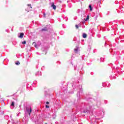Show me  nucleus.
Returning <instances> with one entry per match:
<instances>
[{"instance_id":"nucleus-1","label":"nucleus","mask_w":124,"mask_h":124,"mask_svg":"<svg viewBox=\"0 0 124 124\" xmlns=\"http://www.w3.org/2000/svg\"><path fill=\"white\" fill-rule=\"evenodd\" d=\"M93 109H95V106L94 105L89 106V109L84 108L83 113H91V111L92 110H93Z\"/></svg>"},{"instance_id":"nucleus-2","label":"nucleus","mask_w":124,"mask_h":124,"mask_svg":"<svg viewBox=\"0 0 124 124\" xmlns=\"http://www.w3.org/2000/svg\"><path fill=\"white\" fill-rule=\"evenodd\" d=\"M26 111L28 114H29V116H31V111H32L31 110V107H26Z\"/></svg>"},{"instance_id":"nucleus-3","label":"nucleus","mask_w":124,"mask_h":124,"mask_svg":"<svg viewBox=\"0 0 124 124\" xmlns=\"http://www.w3.org/2000/svg\"><path fill=\"white\" fill-rule=\"evenodd\" d=\"M18 37H19V38H23V37H24V33L21 32L18 33Z\"/></svg>"},{"instance_id":"nucleus-4","label":"nucleus","mask_w":124,"mask_h":124,"mask_svg":"<svg viewBox=\"0 0 124 124\" xmlns=\"http://www.w3.org/2000/svg\"><path fill=\"white\" fill-rule=\"evenodd\" d=\"M78 50H79V46H77L74 49L75 52L76 53H78Z\"/></svg>"},{"instance_id":"nucleus-5","label":"nucleus","mask_w":124,"mask_h":124,"mask_svg":"<svg viewBox=\"0 0 124 124\" xmlns=\"http://www.w3.org/2000/svg\"><path fill=\"white\" fill-rule=\"evenodd\" d=\"M51 7H52V8L55 10L57 8V6L53 2L51 4Z\"/></svg>"},{"instance_id":"nucleus-6","label":"nucleus","mask_w":124,"mask_h":124,"mask_svg":"<svg viewBox=\"0 0 124 124\" xmlns=\"http://www.w3.org/2000/svg\"><path fill=\"white\" fill-rule=\"evenodd\" d=\"M82 92H83V89L81 88L79 90V93H78L77 96H78V95H80V94L82 93Z\"/></svg>"},{"instance_id":"nucleus-7","label":"nucleus","mask_w":124,"mask_h":124,"mask_svg":"<svg viewBox=\"0 0 124 124\" xmlns=\"http://www.w3.org/2000/svg\"><path fill=\"white\" fill-rule=\"evenodd\" d=\"M47 28L45 27V28L42 29V31H47Z\"/></svg>"},{"instance_id":"nucleus-8","label":"nucleus","mask_w":124,"mask_h":124,"mask_svg":"<svg viewBox=\"0 0 124 124\" xmlns=\"http://www.w3.org/2000/svg\"><path fill=\"white\" fill-rule=\"evenodd\" d=\"M89 9L91 11H93V7H92L91 5H89Z\"/></svg>"},{"instance_id":"nucleus-9","label":"nucleus","mask_w":124,"mask_h":124,"mask_svg":"<svg viewBox=\"0 0 124 124\" xmlns=\"http://www.w3.org/2000/svg\"><path fill=\"white\" fill-rule=\"evenodd\" d=\"M83 38H87V34L86 33H83L82 35Z\"/></svg>"},{"instance_id":"nucleus-10","label":"nucleus","mask_w":124,"mask_h":124,"mask_svg":"<svg viewBox=\"0 0 124 124\" xmlns=\"http://www.w3.org/2000/svg\"><path fill=\"white\" fill-rule=\"evenodd\" d=\"M96 106L97 107H99V106H100V102H97Z\"/></svg>"},{"instance_id":"nucleus-11","label":"nucleus","mask_w":124,"mask_h":124,"mask_svg":"<svg viewBox=\"0 0 124 124\" xmlns=\"http://www.w3.org/2000/svg\"><path fill=\"white\" fill-rule=\"evenodd\" d=\"M89 19H90V16L88 15L87 16V18L85 19V21H88V20H89Z\"/></svg>"},{"instance_id":"nucleus-12","label":"nucleus","mask_w":124,"mask_h":124,"mask_svg":"<svg viewBox=\"0 0 124 124\" xmlns=\"http://www.w3.org/2000/svg\"><path fill=\"white\" fill-rule=\"evenodd\" d=\"M14 105H15V103L14 101L12 102V103L11 104V106L14 107Z\"/></svg>"},{"instance_id":"nucleus-13","label":"nucleus","mask_w":124,"mask_h":124,"mask_svg":"<svg viewBox=\"0 0 124 124\" xmlns=\"http://www.w3.org/2000/svg\"><path fill=\"white\" fill-rule=\"evenodd\" d=\"M16 65H19V64H20V62L19 61H17L16 62Z\"/></svg>"},{"instance_id":"nucleus-14","label":"nucleus","mask_w":124,"mask_h":124,"mask_svg":"<svg viewBox=\"0 0 124 124\" xmlns=\"http://www.w3.org/2000/svg\"><path fill=\"white\" fill-rule=\"evenodd\" d=\"M0 115H3V114H4V112L1 110L0 111Z\"/></svg>"},{"instance_id":"nucleus-15","label":"nucleus","mask_w":124,"mask_h":124,"mask_svg":"<svg viewBox=\"0 0 124 124\" xmlns=\"http://www.w3.org/2000/svg\"><path fill=\"white\" fill-rule=\"evenodd\" d=\"M27 43V42L26 41H24L22 42V44H23V45H25V44H26Z\"/></svg>"},{"instance_id":"nucleus-16","label":"nucleus","mask_w":124,"mask_h":124,"mask_svg":"<svg viewBox=\"0 0 124 124\" xmlns=\"http://www.w3.org/2000/svg\"><path fill=\"white\" fill-rule=\"evenodd\" d=\"M46 108L47 109L50 108V107L48 105H46Z\"/></svg>"},{"instance_id":"nucleus-17","label":"nucleus","mask_w":124,"mask_h":124,"mask_svg":"<svg viewBox=\"0 0 124 124\" xmlns=\"http://www.w3.org/2000/svg\"><path fill=\"white\" fill-rule=\"evenodd\" d=\"M43 16L44 18H46V14H45V13H44Z\"/></svg>"},{"instance_id":"nucleus-18","label":"nucleus","mask_w":124,"mask_h":124,"mask_svg":"<svg viewBox=\"0 0 124 124\" xmlns=\"http://www.w3.org/2000/svg\"><path fill=\"white\" fill-rule=\"evenodd\" d=\"M76 29H78L79 26H78V25H76Z\"/></svg>"},{"instance_id":"nucleus-19","label":"nucleus","mask_w":124,"mask_h":124,"mask_svg":"<svg viewBox=\"0 0 124 124\" xmlns=\"http://www.w3.org/2000/svg\"><path fill=\"white\" fill-rule=\"evenodd\" d=\"M46 104H47V105H49V102H48V101L46 102Z\"/></svg>"},{"instance_id":"nucleus-20","label":"nucleus","mask_w":124,"mask_h":124,"mask_svg":"<svg viewBox=\"0 0 124 124\" xmlns=\"http://www.w3.org/2000/svg\"><path fill=\"white\" fill-rule=\"evenodd\" d=\"M28 6H31V4H28L27 5Z\"/></svg>"},{"instance_id":"nucleus-21","label":"nucleus","mask_w":124,"mask_h":124,"mask_svg":"<svg viewBox=\"0 0 124 124\" xmlns=\"http://www.w3.org/2000/svg\"><path fill=\"white\" fill-rule=\"evenodd\" d=\"M101 61H102V58H100Z\"/></svg>"},{"instance_id":"nucleus-22","label":"nucleus","mask_w":124,"mask_h":124,"mask_svg":"<svg viewBox=\"0 0 124 124\" xmlns=\"http://www.w3.org/2000/svg\"><path fill=\"white\" fill-rule=\"evenodd\" d=\"M113 78L114 79H116V78L113 77Z\"/></svg>"},{"instance_id":"nucleus-23","label":"nucleus","mask_w":124,"mask_h":124,"mask_svg":"<svg viewBox=\"0 0 124 124\" xmlns=\"http://www.w3.org/2000/svg\"><path fill=\"white\" fill-rule=\"evenodd\" d=\"M118 68H119L118 67H116V69H118Z\"/></svg>"},{"instance_id":"nucleus-24","label":"nucleus","mask_w":124,"mask_h":124,"mask_svg":"<svg viewBox=\"0 0 124 124\" xmlns=\"http://www.w3.org/2000/svg\"><path fill=\"white\" fill-rule=\"evenodd\" d=\"M35 47H36V45H35Z\"/></svg>"},{"instance_id":"nucleus-25","label":"nucleus","mask_w":124,"mask_h":124,"mask_svg":"<svg viewBox=\"0 0 124 124\" xmlns=\"http://www.w3.org/2000/svg\"><path fill=\"white\" fill-rule=\"evenodd\" d=\"M30 8H32V7L31 6Z\"/></svg>"},{"instance_id":"nucleus-26","label":"nucleus","mask_w":124,"mask_h":124,"mask_svg":"<svg viewBox=\"0 0 124 124\" xmlns=\"http://www.w3.org/2000/svg\"><path fill=\"white\" fill-rule=\"evenodd\" d=\"M69 7L70 8V7H71V6H69Z\"/></svg>"},{"instance_id":"nucleus-27","label":"nucleus","mask_w":124,"mask_h":124,"mask_svg":"<svg viewBox=\"0 0 124 124\" xmlns=\"http://www.w3.org/2000/svg\"><path fill=\"white\" fill-rule=\"evenodd\" d=\"M79 26H80V24H78Z\"/></svg>"},{"instance_id":"nucleus-28","label":"nucleus","mask_w":124,"mask_h":124,"mask_svg":"<svg viewBox=\"0 0 124 124\" xmlns=\"http://www.w3.org/2000/svg\"><path fill=\"white\" fill-rule=\"evenodd\" d=\"M38 73H40V72H39Z\"/></svg>"}]
</instances>
